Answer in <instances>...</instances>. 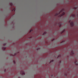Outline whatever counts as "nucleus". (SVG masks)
<instances>
[{"label": "nucleus", "instance_id": "nucleus-1", "mask_svg": "<svg viewBox=\"0 0 78 78\" xmlns=\"http://www.w3.org/2000/svg\"><path fill=\"white\" fill-rule=\"evenodd\" d=\"M20 73L22 74V75H25V72H24L23 71H21L20 72Z\"/></svg>", "mask_w": 78, "mask_h": 78}, {"label": "nucleus", "instance_id": "nucleus-2", "mask_svg": "<svg viewBox=\"0 0 78 78\" xmlns=\"http://www.w3.org/2000/svg\"><path fill=\"white\" fill-rule=\"evenodd\" d=\"M70 25H71V26H72V27H73V22H71L70 23Z\"/></svg>", "mask_w": 78, "mask_h": 78}, {"label": "nucleus", "instance_id": "nucleus-3", "mask_svg": "<svg viewBox=\"0 0 78 78\" xmlns=\"http://www.w3.org/2000/svg\"><path fill=\"white\" fill-rule=\"evenodd\" d=\"M65 14V13L64 12H63L60 15L61 17L62 16L64 15Z\"/></svg>", "mask_w": 78, "mask_h": 78}, {"label": "nucleus", "instance_id": "nucleus-4", "mask_svg": "<svg viewBox=\"0 0 78 78\" xmlns=\"http://www.w3.org/2000/svg\"><path fill=\"white\" fill-rule=\"evenodd\" d=\"M4 46H3L2 47V48L3 50H5L6 49V48L4 47Z\"/></svg>", "mask_w": 78, "mask_h": 78}, {"label": "nucleus", "instance_id": "nucleus-5", "mask_svg": "<svg viewBox=\"0 0 78 78\" xmlns=\"http://www.w3.org/2000/svg\"><path fill=\"white\" fill-rule=\"evenodd\" d=\"M15 10H16L15 8H13V10H12V11H14V12H15Z\"/></svg>", "mask_w": 78, "mask_h": 78}, {"label": "nucleus", "instance_id": "nucleus-6", "mask_svg": "<svg viewBox=\"0 0 78 78\" xmlns=\"http://www.w3.org/2000/svg\"><path fill=\"white\" fill-rule=\"evenodd\" d=\"M60 14V12H59L58 13H56L55 14L56 16H57V15H58V14Z\"/></svg>", "mask_w": 78, "mask_h": 78}, {"label": "nucleus", "instance_id": "nucleus-7", "mask_svg": "<svg viewBox=\"0 0 78 78\" xmlns=\"http://www.w3.org/2000/svg\"><path fill=\"white\" fill-rule=\"evenodd\" d=\"M53 62V60H51L50 61V63H51V62Z\"/></svg>", "mask_w": 78, "mask_h": 78}, {"label": "nucleus", "instance_id": "nucleus-8", "mask_svg": "<svg viewBox=\"0 0 78 78\" xmlns=\"http://www.w3.org/2000/svg\"><path fill=\"white\" fill-rule=\"evenodd\" d=\"M73 16L74 17H75V15H73Z\"/></svg>", "mask_w": 78, "mask_h": 78}, {"label": "nucleus", "instance_id": "nucleus-9", "mask_svg": "<svg viewBox=\"0 0 78 78\" xmlns=\"http://www.w3.org/2000/svg\"><path fill=\"white\" fill-rule=\"evenodd\" d=\"M10 5H11V6H12V3H10Z\"/></svg>", "mask_w": 78, "mask_h": 78}, {"label": "nucleus", "instance_id": "nucleus-10", "mask_svg": "<svg viewBox=\"0 0 78 78\" xmlns=\"http://www.w3.org/2000/svg\"><path fill=\"white\" fill-rule=\"evenodd\" d=\"M64 41H62V43H64Z\"/></svg>", "mask_w": 78, "mask_h": 78}, {"label": "nucleus", "instance_id": "nucleus-11", "mask_svg": "<svg viewBox=\"0 0 78 78\" xmlns=\"http://www.w3.org/2000/svg\"><path fill=\"white\" fill-rule=\"evenodd\" d=\"M31 31H33V30H31L30 31L29 33H31Z\"/></svg>", "mask_w": 78, "mask_h": 78}, {"label": "nucleus", "instance_id": "nucleus-12", "mask_svg": "<svg viewBox=\"0 0 78 78\" xmlns=\"http://www.w3.org/2000/svg\"><path fill=\"white\" fill-rule=\"evenodd\" d=\"M13 62H14V64H16V62H15L14 61H13Z\"/></svg>", "mask_w": 78, "mask_h": 78}, {"label": "nucleus", "instance_id": "nucleus-13", "mask_svg": "<svg viewBox=\"0 0 78 78\" xmlns=\"http://www.w3.org/2000/svg\"><path fill=\"white\" fill-rule=\"evenodd\" d=\"M63 33H64V31H63L62 32H61V34H62Z\"/></svg>", "mask_w": 78, "mask_h": 78}, {"label": "nucleus", "instance_id": "nucleus-14", "mask_svg": "<svg viewBox=\"0 0 78 78\" xmlns=\"http://www.w3.org/2000/svg\"><path fill=\"white\" fill-rule=\"evenodd\" d=\"M55 40V39H53L52 40V41H54Z\"/></svg>", "mask_w": 78, "mask_h": 78}, {"label": "nucleus", "instance_id": "nucleus-15", "mask_svg": "<svg viewBox=\"0 0 78 78\" xmlns=\"http://www.w3.org/2000/svg\"><path fill=\"white\" fill-rule=\"evenodd\" d=\"M58 57H61V56L59 55V56H58Z\"/></svg>", "mask_w": 78, "mask_h": 78}, {"label": "nucleus", "instance_id": "nucleus-16", "mask_svg": "<svg viewBox=\"0 0 78 78\" xmlns=\"http://www.w3.org/2000/svg\"><path fill=\"white\" fill-rule=\"evenodd\" d=\"M44 34H46V32H44Z\"/></svg>", "mask_w": 78, "mask_h": 78}, {"label": "nucleus", "instance_id": "nucleus-17", "mask_svg": "<svg viewBox=\"0 0 78 78\" xmlns=\"http://www.w3.org/2000/svg\"><path fill=\"white\" fill-rule=\"evenodd\" d=\"M6 45V44H4V45Z\"/></svg>", "mask_w": 78, "mask_h": 78}, {"label": "nucleus", "instance_id": "nucleus-18", "mask_svg": "<svg viewBox=\"0 0 78 78\" xmlns=\"http://www.w3.org/2000/svg\"><path fill=\"white\" fill-rule=\"evenodd\" d=\"M4 71H5H5H6V70H5H5H4Z\"/></svg>", "mask_w": 78, "mask_h": 78}, {"label": "nucleus", "instance_id": "nucleus-19", "mask_svg": "<svg viewBox=\"0 0 78 78\" xmlns=\"http://www.w3.org/2000/svg\"><path fill=\"white\" fill-rule=\"evenodd\" d=\"M19 78H20V77H19Z\"/></svg>", "mask_w": 78, "mask_h": 78}, {"label": "nucleus", "instance_id": "nucleus-20", "mask_svg": "<svg viewBox=\"0 0 78 78\" xmlns=\"http://www.w3.org/2000/svg\"><path fill=\"white\" fill-rule=\"evenodd\" d=\"M73 53H74V52H73Z\"/></svg>", "mask_w": 78, "mask_h": 78}]
</instances>
